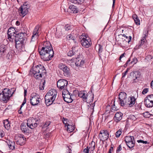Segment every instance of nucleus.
Here are the masks:
<instances>
[{
    "instance_id": "nucleus-1",
    "label": "nucleus",
    "mask_w": 153,
    "mask_h": 153,
    "mask_svg": "<svg viewBox=\"0 0 153 153\" xmlns=\"http://www.w3.org/2000/svg\"><path fill=\"white\" fill-rule=\"evenodd\" d=\"M43 46L40 50L39 48L40 57L45 61L51 60L53 57L54 52L51 43L49 42H45Z\"/></svg>"
},
{
    "instance_id": "nucleus-2",
    "label": "nucleus",
    "mask_w": 153,
    "mask_h": 153,
    "mask_svg": "<svg viewBox=\"0 0 153 153\" xmlns=\"http://www.w3.org/2000/svg\"><path fill=\"white\" fill-rule=\"evenodd\" d=\"M25 38L24 33H19L16 34L15 36V47L19 52L25 51Z\"/></svg>"
},
{
    "instance_id": "nucleus-3",
    "label": "nucleus",
    "mask_w": 153,
    "mask_h": 153,
    "mask_svg": "<svg viewBox=\"0 0 153 153\" xmlns=\"http://www.w3.org/2000/svg\"><path fill=\"white\" fill-rule=\"evenodd\" d=\"M31 72L34 77L36 79H39L42 77L44 74L45 73L46 70L43 66L40 65L33 67Z\"/></svg>"
},
{
    "instance_id": "nucleus-4",
    "label": "nucleus",
    "mask_w": 153,
    "mask_h": 153,
    "mask_svg": "<svg viewBox=\"0 0 153 153\" xmlns=\"http://www.w3.org/2000/svg\"><path fill=\"white\" fill-rule=\"evenodd\" d=\"M13 92L11 94V92L8 88H4L1 93H0V101L7 102L12 96Z\"/></svg>"
},
{
    "instance_id": "nucleus-5",
    "label": "nucleus",
    "mask_w": 153,
    "mask_h": 153,
    "mask_svg": "<svg viewBox=\"0 0 153 153\" xmlns=\"http://www.w3.org/2000/svg\"><path fill=\"white\" fill-rule=\"evenodd\" d=\"M40 96L36 93H33L31 94L30 99V102L32 105H37L39 102Z\"/></svg>"
},
{
    "instance_id": "nucleus-6",
    "label": "nucleus",
    "mask_w": 153,
    "mask_h": 153,
    "mask_svg": "<svg viewBox=\"0 0 153 153\" xmlns=\"http://www.w3.org/2000/svg\"><path fill=\"white\" fill-rule=\"evenodd\" d=\"M125 141L126 145L130 149L133 148L135 145V140L133 136H127L125 137Z\"/></svg>"
},
{
    "instance_id": "nucleus-7",
    "label": "nucleus",
    "mask_w": 153,
    "mask_h": 153,
    "mask_svg": "<svg viewBox=\"0 0 153 153\" xmlns=\"http://www.w3.org/2000/svg\"><path fill=\"white\" fill-rule=\"evenodd\" d=\"M68 84L67 80L63 79L59 80L57 82V86L60 90L67 88Z\"/></svg>"
},
{
    "instance_id": "nucleus-8",
    "label": "nucleus",
    "mask_w": 153,
    "mask_h": 153,
    "mask_svg": "<svg viewBox=\"0 0 153 153\" xmlns=\"http://www.w3.org/2000/svg\"><path fill=\"white\" fill-rule=\"evenodd\" d=\"M38 121L34 118H30L27 121V126L31 129H33L37 126Z\"/></svg>"
},
{
    "instance_id": "nucleus-9",
    "label": "nucleus",
    "mask_w": 153,
    "mask_h": 153,
    "mask_svg": "<svg viewBox=\"0 0 153 153\" xmlns=\"http://www.w3.org/2000/svg\"><path fill=\"white\" fill-rule=\"evenodd\" d=\"M39 28L40 26L39 25H37L36 26L33 32L31 41L34 42L36 41L38 38L39 35Z\"/></svg>"
},
{
    "instance_id": "nucleus-10",
    "label": "nucleus",
    "mask_w": 153,
    "mask_h": 153,
    "mask_svg": "<svg viewBox=\"0 0 153 153\" xmlns=\"http://www.w3.org/2000/svg\"><path fill=\"white\" fill-rule=\"evenodd\" d=\"M126 96V94L125 92H121L119 95L118 98L120 101V104L122 106L125 105Z\"/></svg>"
},
{
    "instance_id": "nucleus-11",
    "label": "nucleus",
    "mask_w": 153,
    "mask_h": 153,
    "mask_svg": "<svg viewBox=\"0 0 153 153\" xmlns=\"http://www.w3.org/2000/svg\"><path fill=\"white\" fill-rule=\"evenodd\" d=\"M77 94H78V96L82 98L84 101H86L88 96L85 91H81L79 92L78 90H74L73 91V94L76 96Z\"/></svg>"
},
{
    "instance_id": "nucleus-12",
    "label": "nucleus",
    "mask_w": 153,
    "mask_h": 153,
    "mask_svg": "<svg viewBox=\"0 0 153 153\" xmlns=\"http://www.w3.org/2000/svg\"><path fill=\"white\" fill-rule=\"evenodd\" d=\"M109 135L108 132L107 130H102L100 131L99 136L101 140L104 141L108 139Z\"/></svg>"
},
{
    "instance_id": "nucleus-13",
    "label": "nucleus",
    "mask_w": 153,
    "mask_h": 153,
    "mask_svg": "<svg viewBox=\"0 0 153 153\" xmlns=\"http://www.w3.org/2000/svg\"><path fill=\"white\" fill-rule=\"evenodd\" d=\"M87 38H83L80 40V42L82 45L85 48H87L91 46V40L89 39H87Z\"/></svg>"
},
{
    "instance_id": "nucleus-14",
    "label": "nucleus",
    "mask_w": 153,
    "mask_h": 153,
    "mask_svg": "<svg viewBox=\"0 0 153 153\" xmlns=\"http://www.w3.org/2000/svg\"><path fill=\"white\" fill-rule=\"evenodd\" d=\"M59 68L63 71V74L65 76H68L69 74V69L65 65L60 63L58 65Z\"/></svg>"
},
{
    "instance_id": "nucleus-15",
    "label": "nucleus",
    "mask_w": 153,
    "mask_h": 153,
    "mask_svg": "<svg viewBox=\"0 0 153 153\" xmlns=\"http://www.w3.org/2000/svg\"><path fill=\"white\" fill-rule=\"evenodd\" d=\"M28 7L26 4L21 6L19 8V12L23 16L27 14L28 12Z\"/></svg>"
},
{
    "instance_id": "nucleus-16",
    "label": "nucleus",
    "mask_w": 153,
    "mask_h": 153,
    "mask_svg": "<svg viewBox=\"0 0 153 153\" xmlns=\"http://www.w3.org/2000/svg\"><path fill=\"white\" fill-rule=\"evenodd\" d=\"M56 98L53 96H48L45 95V102L46 105L48 106L53 103Z\"/></svg>"
},
{
    "instance_id": "nucleus-17",
    "label": "nucleus",
    "mask_w": 153,
    "mask_h": 153,
    "mask_svg": "<svg viewBox=\"0 0 153 153\" xmlns=\"http://www.w3.org/2000/svg\"><path fill=\"white\" fill-rule=\"evenodd\" d=\"M136 99L133 96L130 97L126 100L125 105H128L129 107L132 106L135 103L136 101Z\"/></svg>"
},
{
    "instance_id": "nucleus-18",
    "label": "nucleus",
    "mask_w": 153,
    "mask_h": 153,
    "mask_svg": "<svg viewBox=\"0 0 153 153\" xmlns=\"http://www.w3.org/2000/svg\"><path fill=\"white\" fill-rule=\"evenodd\" d=\"M29 126H27V123H23L21 126V129L22 132L25 134H27L29 132L30 130Z\"/></svg>"
},
{
    "instance_id": "nucleus-19",
    "label": "nucleus",
    "mask_w": 153,
    "mask_h": 153,
    "mask_svg": "<svg viewBox=\"0 0 153 153\" xmlns=\"http://www.w3.org/2000/svg\"><path fill=\"white\" fill-rule=\"evenodd\" d=\"M16 32V31L14 27H10L8 30V39H9V38H10V37H11L13 35L15 37L16 34H17V32Z\"/></svg>"
},
{
    "instance_id": "nucleus-20",
    "label": "nucleus",
    "mask_w": 153,
    "mask_h": 153,
    "mask_svg": "<svg viewBox=\"0 0 153 153\" xmlns=\"http://www.w3.org/2000/svg\"><path fill=\"white\" fill-rule=\"evenodd\" d=\"M123 114L120 112H117L114 117V121L116 123H118L122 120Z\"/></svg>"
},
{
    "instance_id": "nucleus-21",
    "label": "nucleus",
    "mask_w": 153,
    "mask_h": 153,
    "mask_svg": "<svg viewBox=\"0 0 153 153\" xmlns=\"http://www.w3.org/2000/svg\"><path fill=\"white\" fill-rule=\"evenodd\" d=\"M148 31L147 33L144 35V36H143L140 40V45L138 46V48H140L143 46L144 45H146V44L147 41L146 37H147L148 35Z\"/></svg>"
},
{
    "instance_id": "nucleus-22",
    "label": "nucleus",
    "mask_w": 153,
    "mask_h": 153,
    "mask_svg": "<svg viewBox=\"0 0 153 153\" xmlns=\"http://www.w3.org/2000/svg\"><path fill=\"white\" fill-rule=\"evenodd\" d=\"M140 73L138 71H135L134 72L133 75V82H137L139 79L140 76Z\"/></svg>"
},
{
    "instance_id": "nucleus-23",
    "label": "nucleus",
    "mask_w": 153,
    "mask_h": 153,
    "mask_svg": "<svg viewBox=\"0 0 153 153\" xmlns=\"http://www.w3.org/2000/svg\"><path fill=\"white\" fill-rule=\"evenodd\" d=\"M72 95H71V94L70 93L68 94H66V95L62 97L64 100L65 102L68 103H70L73 101V100L72 99Z\"/></svg>"
},
{
    "instance_id": "nucleus-24",
    "label": "nucleus",
    "mask_w": 153,
    "mask_h": 153,
    "mask_svg": "<svg viewBox=\"0 0 153 153\" xmlns=\"http://www.w3.org/2000/svg\"><path fill=\"white\" fill-rule=\"evenodd\" d=\"M57 93V91L55 89H52L50 90L45 95L46 96V97L48 96H50L51 97L53 96L54 97H55L56 98Z\"/></svg>"
},
{
    "instance_id": "nucleus-25",
    "label": "nucleus",
    "mask_w": 153,
    "mask_h": 153,
    "mask_svg": "<svg viewBox=\"0 0 153 153\" xmlns=\"http://www.w3.org/2000/svg\"><path fill=\"white\" fill-rule=\"evenodd\" d=\"M6 46L4 45L0 46V55L2 56L5 54L6 53Z\"/></svg>"
},
{
    "instance_id": "nucleus-26",
    "label": "nucleus",
    "mask_w": 153,
    "mask_h": 153,
    "mask_svg": "<svg viewBox=\"0 0 153 153\" xmlns=\"http://www.w3.org/2000/svg\"><path fill=\"white\" fill-rule=\"evenodd\" d=\"M63 123L65 124V126H67V131L68 132L70 133L74 131L75 129V127L74 126L70 125L67 123H65V122H63Z\"/></svg>"
},
{
    "instance_id": "nucleus-27",
    "label": "nucleus",
    "mask_w": 153,
    "mask_h": 153,
    "mask_svg": "<svg viewBox=\"0 0 153 153\" xmlns=\"http://www.w3.org/2000/svg\"><path fill=\"white\" fill-rule=\"evenodd\" d=\"M145 105L148 108L152 107L153 106V102L145 98L144 101Z\"/></svg>"
},
{
    "instance_id": "nucleus-28",
    "label": "nucleus",
    "mask_w": 153,
    "mask_h": 153,
    "mask_svg": "<svg viewBox=\"0 0 153 153\" xmlns=\"http://www.w3.org/2000/svg\"><path fill=\"white\" fill-rule=\"evenodd\" d=\"M79 58H76L75 64L77 66L82 67L84 64V61L82 60H79Z\"/></svg>"
},
{
    "instance_id": "nucleus-29",
    "label": "nucleus",
    "mask_w": 153,
    "mask_h": 153,
    "mask_svg": "<svg viewBox=\"0 0 153 153\" xmlns=\"http://www.w3.org/2000/svg\"><path fill=\"white\" fill-rule=\"evenodd\" d=\"M7 143L10 149L13 150L15 149V144L14 141L9 140L7 142Z\"/></svg>"
},
{
    "instance_id": "nucleus-30",
    "label": "nucleus",
    "mask_w": 153,
    "mask_h": 153,
    "mask_svg": "<svg viewBox=\"0 0 153 153\" xmlns=\"http://www.w3.org/2000/svg\"><path fill=\"white\" fill-rule=\"evenodd\" d=\"M25 138H18V140L16 142V143L19 145L22 146L25 143Z\"/></svg>"
},
{
    "instance_id": "nucleus-31",
    "label": "nucleus",
    "mask_w": 153,
    "mask_h": 153,
    "mask_svg": "<svg viewBox=\"0 0 153 153\" xmlns=\"http://www.w3.org/2000/svg\"><path fill=\"white\" fill-rule=\"evenodd\" d=\"M77 50H78V48H77L76 47H72V50H70L68 53V56H73L75 53V51H76Z\"/></svg>"
},
{
    "instance_id": "nucleus-32",
    "label": "nucleus",
    "mask_w": 153,
    "mask_h": 153,
    "mask_svg": "<svg viewBox=\"0 0 153 153\" xmlns=\"http://www.w3.org/2000/svg\"><path fill=\"white\" fill-rule=\"evenodd\" d=\"M4 126L7 129L9 130L10 127V123L8 120H6L4 121L3 122Z\"/></svg>"
},
{
    "instance_id": "nucleus-33",
    "label": "nucleus",
    "mask_w": 153,
    "mask_h": 153,
    "mask_svg": "<svg viewBox=\"0 0 153 153\" xmlns=\"http://www.w3.org/2000/svg\"><path fill=\"white\" fill-rule=\"evenodd\" d=\"M123 36L124 37V38H123V39H124V40L126 42H127L128 43H129L131 41L132 38L131 36L127 35L126 34H123Z\"/></svg>"
},
{
    "instance_id": "nucleus-34",
    "label": "nucleus",
    "mask_w": 153,
    "mask_h": 153,
    "mask_svg": "<svg viewBox=\"0 0 153 153\" xmlns=\"http://www.w3.org/2000/svg\"><path fill=\"white\" fill-rule=\"evenodd\" d=\"M69 9L74 13H77V7L74 5H70L69 7Z\"/></svg>"
},
{
    "instance_id": "nucleus-35",
    "label": "nucleus",
    "mask_w": 153,
    "mask_h": 153,
    "mask_svg": "<svg viewBox=\"0 0 153 153\" xmlns=\"http://www.w3.org/2000/svg\"><path fill=\"white\" fill-rule=\"evenodd\" d=\"M132 17L136 24L137 25H140V21L137 16L136 15L134 14L133 15Z\"/></svg>"
},
{
    "instance_id": "nucleus-36",
    "label": "nucleus",
    "mask_w": 153,
    "mask_h": 153,
    "mask_svg": "<svg viewBox=\"0 0 153 153\" xmlns=\"http://www.w3.org/2000/svg\"><path fill=\"white\" fill-rule=\"evenodd\" d=\"M95 143L94 142L92 141L91 143L89 144V145L90 146H89L88 149H89V150H90L91 151H93L95 148Z\"/></svg>"
},
{
    "instance_id": "nucleus-37",
    "label": "nucleus",
    "mask_w": 153,
    "mask_h": 153,
    "mask_svg": "<svg viewBox=\"0 0 153 153\" xmlns=\"http://www.w3.org/2000/svg\"><path fill=\"white\" fill-rule=\"evenodd\" d=\"M74 4H82L83 3L84 0H70Z\"/></svg>"
},
{
    "instance_id": "nucleus-38",
    "label": "nucleus",
    "mask_w": 153,
    "mask_h": 153,
    "mask_svg": "<svg viewBox=\"0 0 153 153\" xmlns=\"http://www.w3.org/2000/svg\"><path fill=\"white\" fill-rule=\"evenodd\" d=\"M62 90H63L62 92V97L65 96V95H66V94H68L70 93L67 90V88H65Z\"/></svg>"
},
{
    "instance_id": "nucleus-39",
    "label": "nucleus",
    "mask_w": 153,
    "mask_h": 153,
    "mask_svg": "<svg viewBox=\"0 0 153 153\" xmlns=\"http://www.w3.org/2000/svg\"><path fill=\"white\" fill-rule=\"evenodd\" d=\"M122 129H120L117 131L115 134L116 137L117 138L119 137L122 134Z\"/></svg>"
},
{
    "instance_id": "nucleus-40",
    "label": "nucleus",
    "mask_w": 153,
    "mask_h": 153,
    "mask_svg": "<svg viewBox=\"0 0 153 153\" xmlns=\"http://www.w3.org/2000/svg\"><path fill=\"white\" fill-rule=\"evenodd\" d=\"M67 39L68 40L72 39L74 41V42H76L74 38V37L71 34L68 35L66 36Z\"/></svg>"
},
{
    "instance_id": "nucleus-41",
    "label": "nucleus",
    "mask_w": 153,
    "mask_h": 153,
    "mask_svg": "<svg viewBox=\"0 0 153 153\" xmlns=\"http://www.w3.org/2000/svg\"><path fill=\"white\" fill-rule=\"evenodd\" d=\"M117 109L118 108H117V107L115 106L114 105H113L111 107V110L109 112V113L114 112V111H116Z\"/></svg>"
},
{
    "instance_id": "nucleus-42",
    "label": "nucleus",
    "mask_w": 153,
    "mask_h": 153,
    "mask_svg": "<svg viewBox=\"0 0 153 153\" xmlns=\"http://www.w3.org/2000/svg\"><path fill=\"white\" fill-rule=\"evenodd\" d=\"M146 98L153 102V95H148Z\"/></svg>"
},
{
    "instance_id": "nucleus-43",
    "label": "nucleus",
    "mask_w": 153,
    "mask_h": 153,
    "mask_svg": "<svg viewBox=\"0 0 153 153\" xmlns=\"http://www.w3.org/2000/svg\"><path fill=\"white\" fill-rule=\"evenodd\" d=\"M99 46V49H98V52L100 54L99 56L101 55V53H102V46H101L99 44L98 45Z\"/></svg>"
},
{
    "instance_id": "nucleus-44",
    "label": "nucleus",
    "mask_w": 153,
    "mask_h": 153,
    "mask_svg": "<svg viewBox=\"0 0 153 153\" xmlns=\"http://www.w3.org/2000/svg\"><path fill=\"white\" fill-rule=\"evenodd\" d=\"M72 27V26L68 25H66L65 27V29L66 30H68L71 29Z\"/></svg>"
},
{
    "instance_id": "nucleus-45",
    "label": "nucleus",
    "mask_w": 153,
    "mask_h": 153,
    "mask_svg": "<svg viewBox=\"0 0 153 153\" xmlns=\"http://www.w3.org/2000/svg\"><path fill=\"white\" fill-rule=\"evenodd\" d=\"M129 70V68H127V69H126V71L124 73H123L122 77V78L125 77V76L128 73Z\"/></svg>"
},
{
    "instance_id": "nucleus-46",
    "label": "nucleus",
    "mask_w": 153,
    "mask_h": 153,
    "mask_svg": "<svg viewBox=\"0 0 153 153\" xmlns=\"http://www.w3.org/2000/svg\"><path fill=\"white\" fill-rule=\"evenodd\" d=\"M51 123V122L50 121H46L45 124H44L43 127L44 128H46Z\"/></svg>"
},
{
    "instance_id": "nucleus-47",
    "label": "nucleus",
    "mask_w": 153,
    "mask_h": 153,
    "mask_svg": "<svg viewBox=\"0 0 153 153\" xmlns=\"http://www.w3.org/2000/svg\"><path fill=\"white\" fill-rule=\"evenodd\" d=\"M152 59V56L151 55H147L146 57V59L148 61H149L151 60V59Z\"/></svg>"
},
{
    "instance_id": "nucleus-48",
    "label": "nucleus",
    "mask_w": 153,
    "mask_h": 153,
    "mask_svg": "<svg viewBox=\"0 0 153 153\" xmlns=\"http://www.w3.org/2000/svg\"><path fill=\"white\" fill-rule=\"evenodd\" d=\"M89 151V149H88V147L87 146L86 148L84 149L82 153H88Z\"/></svg>"
},
{
    "instance_id": "nucleus-49",
    "label": "nucleus",
    "mask_w": 153,
    "mask_h": 153,
    "mask_svg": "<svg viewBox=\"0 0 153 153\" xmlns=\"http://www.w3.org/2000/svg\"><path fill=\"white\" fill-rule=\"evenodd\" d=\"M143 114L144 117H145L146 118H148L150 117V114L148 112L144 113Z\"/></svg>"
},
{
    "instance_id": "nucleus-50",
    "label": "nucleus",
    "mask_w": 153,
    "mask_h": 153,
    "mask_svg": "<svg viewBox=\"0 0 153 153\" xmlns=\"http://www.w3.org/2000/svg\"><path fill=\"white\" fill-rule=\"evenodd\" d=\"M149 88H145L143 89L142 92V94H145L147 93V92L148 91Z\"/></svg>"
},
{
    "instance_id": "nucleus-51",
    "label": "nucleus",
    "mask_w": 153,
    "mask_h": 153,
    "mask_svg": "<svg viewBox=\"0 0 153 153\" xmlns=\"http://www.w3.org/2000/svg\"><path fill=\"white\" fill-rule=\"evenodd\" d=\"M138 62V60L137 58H133V60H132L131 63H134V64Z\"/></svg>"
},
{
    "instance_id": "nucleus-52",
    "label": "nucleus",
    "mask_w": 153,
    "mask_h": 153,
    "mask_svg": "<svg viewBox=\"0 0 153 153\" xmlns=\"http://www.w3.org/2000/svg\"><path fill=\"white\" fill-rule=\"evenodd\" d=\"M45 79H43L41 81L40 84V85H42V86L44 87V86L45 84Z\"/></svg>"
},
{
    "instance_id": "nucleus-53",
    "label": "nucleus",
    "mask_w": 153,
    "mask_h": 153,
    "mask_svg": "<svg viewBox=\"0 0 153 153\" xmlns=\"http://www.w3.org/2000/svg\"><path fill=\"white\" fill-rule=\"evenodd\" d=\"M122 147L121 145H120L117 148V152H119L122 150Z\"/></svg>"
},
{
    "instance_id": "nucleus-54",
    "label": "nucleus",
    "mask_w": 153,
    "mask_h": 153,
    "mask_svg": "<svg viewBox=\"0 0 153 153\" xmlns=\"http://www.w3.org/2000/svg\"><path fill=\"white\" fill-rule=\"evenodd\" d=\"M137 142L138 143H143V144H147V143H148V142L146 141H143V140H138L137 141Z\"/></svg>"
},
{
    "instance_id": "nucleus-55",
    "label": "nucleus",
    "mask_w": 153,
    "mask_h": 153,
    "mask_svg": "<svg viewBox=\"0 0 153 153\" xmlns=\"http://www.w3.org/2000/svg\"><path fill=\"white\" fill-rule=\"evenodd\" d=\"M4 135V132L0 130V137L2 138Z\"/></svg>"
},
{
    "instance_id": "nucleus-56",
    "label": "nucleus",
    "mask_w": 153,
    "mask_h": 153,
    "mask_svg": "<svg viewBox=\"0 0 153 153\" xmlns=\"http://www.w3.org/2000/svg\"><path fill=\"white\" fill-rule=\"evenodd\" d=\"M130 118L132 120H136V117L134 115H130Z\"/></svg>"
},
{
    "instance_id": "nucleus-57",
    "label": "nucleus",
    "mask_w": 153,
    "mask_h": 153,
    "mask_svg": "<svg viewBox=\"0 0 153 153\" xmlns=\"http://www.w3.org/2000/svg\"><path fill=\"white\" fill-rule=\"evenodd\" d=\"M110 109H111V106L109 105H108L106 107L105 110L107 111H109Z\"/></svg>"
},
{
    "instance_id": "nucleus-58",
    "label": "nucleus",
    "mask_w": 153,
    "mask_h": 153,
    "mask_svg": "<svg viewBox=\"0 0 153 153\" xmlns=\"http://www.w3.org/2000/svg\"><path fill=\"white\" fill-rule=\"evenodd\" d=\"M131 61L130 58H129L128 59V60H127V62H126V64L124 65V67H126V66L127 65H128V62H130Z\"/></svg>"
},
{
    "instance_id": "nucleus-59",
    "label": "nucleus",
    "mask_w": 153,
    "mask_h": 153,
    "mask_svg": "<svg viewBox=\"0 0 153 153\" xmlns=\"http://www.w3.org/2000/svg\"><path fill=\"white\" fill-rule=\"evenodd\" d=\"M39 89L41 90H43L44 89V87L42 86L41 85H39Z\"/></svg>"
},
{
    "instance_id": "nucleus-60",
    "label": "nucleus",
    "mask_w": 153,
    "mask_h": 153,
    "mask_svg": "<svg viewBox=\"0 0 153 153\" xmlns=\"http://www.w3.org/2000/svg\"><path fill=\"white\" fill-rule=\"evenodd\" d=\"M24 138V135L22 134H19L18 135V138Z\"/></svg>"
},
{
    "instance_id": "nucleus-61",
    "label": "nucleus",
    "mask_w": 153,
    "mask_h": 153,
    "mask_svg": "<svg viewBox=\"0 0 153 153\" xmlns=\"http://www.w3.org/2000/svg\"><path fill=\"white\" fill-rule=\"evenodd\" d=\"M50 134H51L50 133H47L45 134V137H46V138H48L49 137Z\"/></svg>"
},
{
    "instance_id": "nucleus-62",
    "label": "nucleus",
    "mask_w": 153,
    "mask_h": 153,
    "mask_svg": "<svg viewBox=\"0 0 153 153\" xmlns=\"http://www.w3.org/2000/svg\"><path fill=\"white\" fill-rule=\"evenodd\" d=\"M124 54H125V53H123L120 56V57H119V60H121V59L124 56Z\"/></svg>"
},
{
    "instance_id": "nucleus-63",
    "label": "nucleus",
    "mask_w": 153,
    "mask_h": 153,
    "mask_svg": "<svg viewBox=\"0 0 153 153\" xmlns=\"http://www.w3.org/2000/svg\"><path fill=\"white\" fill-rule=\"evenodd\" d=\"M115 0H113V5L112 6L113 8L114 7Z\"/></svg>"
},
{
    "instance_id": "nucleus-64",
    "label": "nucleus",
    "mask_w": 153,
    "mask_h": 153,
    "mask_svg": "<svg viewBox=\"0 0 153 153\" xmlns=\"http://www.w3.org/2000/svg\"><path fill=\"white\" fill-rule=\"evenodd\" d=\"M151 88L153 89V80H152L151 83Z\"/></svg>"
}]
</instances>
